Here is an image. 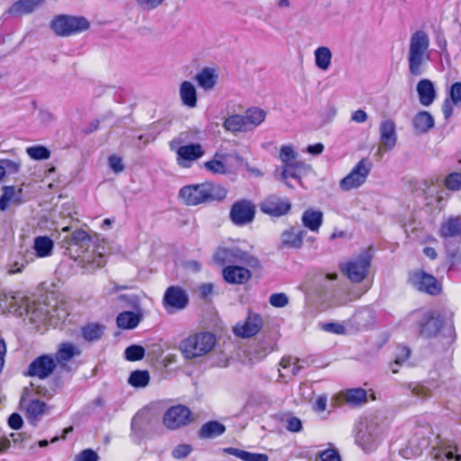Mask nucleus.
Masks as SVG:
<instances>
[{
	"instance_id": "nucleus-1",
	"label": "nucleus",
	"mask_w": 461,
	"mask_h": 461,
	"mask_svg": "<svg viewBox=\"0 0 461 461\" xmlns=\"http://www.w3.org/2000/svg\"><path fill=\"white\" fill-rule=\"evenodd\" d=\"M228 194L226 187L214 182L188 185L180 188L178 196L188 206L221 202Z\"/></svg>"
},
{
	"instance_id": "nucleus-2",
	"label": "nucleus",
	"mask_w": 461,
	"mask_h": 461,
	"mask_svg": "<svg viewBox=\"0 0 461 461\" xmlns=\"http://www.w3.org/2000/svg\"><path fill=\"white\" fill-rule=\"evenodd\" d=\"M429 37L422 30H419L411 34L408 52L409 72L413 77L421 76L425 71V67L429 59Z\"/></svg>"
},
{
	"instance_id": "nucleus-3",
	"label": "nucleus",
	"mask_w": 461,
	"mask_h": 461,
	"mask_svg": "<svg viewBox=\"0 0 461 461\" xmlns=\"http://www.w3.org/2000/svg\"><path fill=\"white\" fill-rule=\"evenodd\" d=\"M215 343V336L212 333L198 332L183 339L179 348L185 358L192 359L209 353Z\"/></svg>"
},
{
	"instance_id": "nucleus-4",
	"label": "nucleus",
	"mask_w": 461,
	"mask_h": 461,
	"mask_svg": "<svg viewBox=\"0 0 461 461\" xmlns=\"http://www.w3.org/2000/svg\"><path fill=\"white\" fill-rule=\"evenodd\" d=\"M50 26L56 35L68 37L88 30L90 23L85 16L59 14L53 17Z\"/></svg>"
},
{
	"instance_id": "nucleus-5",
	"label": "nucleus",
	"mask_w": 461,
	"mask_h": 461,
	"mask_svg": "<svg viewBox=\"0 0 461 461\" xmlns=\"http://www.w3.org/2000/svg\"><path fill=\"white\" fill-rule=\"evenodd\" d=\"M184 140L181 136L169 141V149L176 152V161L183 168H189L193 163L201 158L205 151L200 143L182 145Z\"/></svg>"
},
{
	"instance_id": "nucleus-6",
	"label": "nucleus",
	"mask_w": 461,
	"mask_h": 461,
	"mask_svg": "<svg viewBox=\"0 0 461 461\" xmlns=\"http://www.w3.org/2000/svg\"><path fill=\"white\" fill-rule=\"evenodd\" d=\"M386 425L376 418L370 419L364 430L357 436V442L362 448L370 452L376 448L386 434Z\"/></svg>"
},
{
	"instance_id": "nucleus-7",
	"label": "nucleus",
	"mask_w": 461,
	"mask_h": 461,
	"mask_svg": "<svg viewBox=\"0 0 461 461\" xmlns=\"http://www.w3.org/2000/svg\"><path fill=\"white\" fill-rule=\"evenodd\" d=\"M372 260L371 249L362 251L340 266L341 271L354 283L362 282L367 276Z\"/></svg>"
},
{
	"instance_id": "nucleus-8",
	"label": "nucleus",
	"mask_w": 461,
	"mask_h": 461,
	"mask_svg": "<svg viewBox=\"0 0 461 461\" xmlns=\"http://www.w3.org/2000/svg\"><path fill=\"white\" fill-rule=\"evenodd\" d=\"M214 261L221 266L240 264L249 267H259L258 260L239 248H220L214 254Z\"/></svg>"
},
{
	"instance_id": "nucleus-9",
	"label": "nucleus",
	"mask_w": 461,
	"mask_h": 461,
	"mask_svg": "<svg viewBox=\"0 0 461 461\" xmlns=\"http://www.w3.org/2000/svg\"><path fill=\"white\" fill-rule=\"evenodd\" d=\"M411 318L418 323L420 334L425 338L435 337L443 326V318L432 311H416Z\"/></svg>"
},
{
	"instance_id": "nucleus-10",
	"label": "nucleus",
	"mask_w": 461,
	"mask_h": 461,
	"mask_svg": "<svg viewBox=\"0 0 461 461\" xmlns=\"http://www.w3.org/2000/svg\"><path fill=\"white\" fill-rule=\"evenodd\" d=\"M372 162L366 158H361L351 171L339 181V188L343 191L356 189L364 185L371 172Z\"/></svg>"
},
{
	"instance_id": "nucleus-11",
	"label": "nucleus",
	"mask_w": 461,
	"mask_h": 461,
	"mask_svg": "<svg viewBox=\"0 0 461 461\" xmlns=\"http://www.w3.org/2000/svg\"><path fill=\"white\" fill-rule=\"evenodd\" d=\"M408 282L415 290L432 296L442 292L441 283L434 276L420 269L411 272Z\"/></svg>"
},
{
	"instance_id": "nucleus-12",
	"label": "nucleus",
	"mask_w": 461,
	"mask_h": 461,
	"mask_svg": "<svg viewBox=\"0 0 461 461\" xmlns=\"http://www.w3.org/2000/svg\"><path fill=\"white\" fill-rule=\"evenodd\" d=\"M255 215L256 205L249 199L236 201L230 211V219L236 226H245L251 223Z\"/></svg>"
},
{
	"instance_id": "nucleus-13",
	"label": "nucleus",
	"mask_w": 461,
	"mask_h": 461,
	"mask_svg": "<svg viewBox=\"0 0 461 461\" xmlns=\"http://www.w3.org/2000/svg\"><path fill=\"white\" fill-rule=\"evenodd\" d=\"M262 316L255 312L249 311L246 319L238 322L233 328V333L240 338L249 339L257 335L263 328Z\"/></svg>"
},
{
	"instance_id": "nucleus-14",
	"label": "nucleus",
	"mask_w": 461,
	"mask_h": 461,
	"mask_svg": "<svg viewBox=\"0 0 461 461\" xmlns=\"http://www.w3.org/2000/svg\"><path fill=\"white\" fill-rule=\"evenodd\" d=\"M191 420V411L184 405L172 406L163 417L164 425L169 429H177L187 425Z\"/></svg>"
},
{
	"instance_id": "nucleus-15",
	"label": "nucleus",
	"mask_w": 461,
	"mask_h": 461,
	"mask_svg": "<svg viewBox=\"0 0 461 461\" xmlns=\"http://www.w3.org/2000/svg\"><path fill=\"white\" fill-rule=\"evenodd\" d=\"M430 440L423 429H419L408 440L406 446L400 450L404 458L418 456L429 447Z\"/></svg>"
},
{
	"instance_id": "nucleus-16",
	"label": "nucleus",
	"mask_w": 461,
	"mask_h": 461,
	"mask_svg": "<svg viewBox=\"0 0 461 461\" xmlns=\"http://www.w3.org/2000/svg\"><path fill=\"white\" fill-rule=\"evenodd\" d=\"M291 203L287 198L272 194L267 196L259 204L260 211L271 217H281L289 212Z\"/></svg>"
},
{
	"instance_id": "nucleus-17",
	"label": "nucleus",
	"mask_w": 461,
	"mask_h": 461,
	"mask_svg": "<svg viewBox=\"0 0 461 461\" xmlns=\"http://www.w3.org/2000/svg\"><path fill=\"white\" fill-rule=\"evenodd\" d=\"M189 303V296L186 291L176 285L169 286L163 297L164 308L169 312L170 310H183Z\"/></svg>"
},
{
	"instance_id": "nucleus-18",
	"label": "nucleus",
	"mask_w": 461,
	"mask_h": 461,
	"mask_svg": "<svg viewBox=\"0 0 461 461\" xmlns=\"http://www.w3.org/2000/svg\"><path fill=\"white\" fill-rule=\"evenodd\" d=\"M56 368L55 359L50 355H42L36 357L28 366L26 375L45 379L49 377Z\"/></svg>"
},
{
	"instance_id": "nucleus-19",
	"label": "nucleus",
	"mask_w": 461,
	"mask_h": 461,
	"mask_svg": "<svg viewBox=\"0 0 461 461\" xmlns=\"http://www.w3.org/2000/svg\"><path fill=\"white\" fill-rule=\"evenodd\" d=\"M240 264L229 265L222 269V277L224 281L231 285H244L252 276L248 267L240 266Z\"/></svg>"
},
{
	"instance_id": "nucleus-20",
	"label": "nucleus",
	"mask_w": 461,
	"mask_h": 461,
	"mask_svg": "<svg viewBox=\"0 0 461 461\" xmlns=\"http://www.w3.org/2000/svg\"><path fill=\"white\" fill-rule=\"evenodd\" d=\"M54 313L57 315L59 321H64L68 316V312L64 310H61L59 312V309H54L53 313H50L45 306L39 305L35 308H33L30 312V321L36 324H45L50 321V324H55L52 322V318L54 317Z\"/></svg>"
},
{
	"instance_id": "nucleus-21",
	"label": "nucleus",
	"mask_w": 461,
	"mask_h": 461,
	"mask_svg": "<svg viewBox=\"0 0 461 461\" xmlns=\"http://www.w3.org/2000/svg\"><path fill=\"white\" fill-rule=\"evenodd\" d=\"M381 147L386 151L392 150L397 143L396 126L393 120H384L379 127Z\"/></svg>"
},
{
	"instance_id": "nucleus-22",
	"label": "nucleus",
	"mask_w": 461,
	"mask_h": 461,
	"mask_svg": "<svg viewBox=\"0 0 461 461\" xmlns=\"http://www.w3.org/2000/svg\"><path fill=\"white\" fill-rule=\"evenodd\" d=\"M62 242L68 249L75 246L77 247L78 252L85 253L91 246L92 239L86 230L77 229L70 235L65 237Z\"/></svg>"
},
{
	"instance_id": "nucleus-23",
	"label": "nucleus",
	"mask_w": 461,
	"mask_h": 461,
	"mask_svg": "<svg viewBox=\"0 0 461 461\" xmlns=\"http://www.w3.org/2000/svg\"><path fill=\"white\" fill-rule=\"evenodd\" d=\"M309 166L302 161H294L283 166V170L280 174L279 179L283 181L285 185L293 188V185L287 181L289 177L301 181V176L305 174Z\"/></svg>"
},
{
	"instance_id": "nucleus-24",
	"label": "nucleus",
	"mask_w": 461,
	"mask_h": 461,
	"mask_svg": "<svg viewBox=\"0 0 461 461\" xmlns=\"http://www.w3.org/2000/svg\"><path fill=\"white\" fill-rule=\"evenodd\" d=\"M45 0H18L7 10V14L13 17H21L30 14L41 7Z\"/></svg>"
},
{
	"instance_id": "nucleus-25",
	"label": "nucleus",
	"mask_w": 461,
	"mask_h": 461,
	"mask_svg": "<svg viewBox=\"0 0 461 461\" xmlns=\"http://www.w3.org/2000/svg\"><path fill=\"white\" fill-rule=\"evenodd\" d=\"M419 101L423 106H429L435 101L437 93L434 84L429 79H421L417 84Z\"/></svg>"
},
{
	"instance_id": "nucleus-26",
	"label": "nucleus",
	"mask_w": 461,
	"mask_h": 461,
	"mask_svg": "<svg viewBox=\"0 0 461 461\" xmlns=\"http://www.w3.org/2000/svg\"><path fill=\"white\" fill-rule=\"evenodd\" d=\"M142 318V310L125 311L117 315L116 324L122 330H133L140 324Z\"/></svg>"
},
{
	"instance_id": "nucleus-27",
	"label": "nucleus",
	"mask_w": 461,
	"mask_h": 461,
	"mask_svg": "<svg viewBox=\"0 0 461 461\" xmlns=\"http://www.w3.org/2000/svg\"><path fill=\"white\" fill-rule=\"evenodd\" d=\"M301 220L306 229L317 233L323 222V212L320 210L310 208L303 212Z\"/></svg>"
},
{
	"instance_id": "nucleus-28",
	"label": "nucleus",
	"mask_w": 461,
	"mask_h": 461,
	"mask_svg": "<svg viewBox=\"0 0 461 461\" xmlns=\"http://www.w3.org/2000/svg\"><path fill=\"white\" fill-rule=\"evenodd\" d=\"M199 87L204 91H210L214 88L217 84L218 74L216 69L212 68H203L195 77Z\"/></svg>"
},
{
	"instance_id": "nucleus-29",
	"label": "nucleus",
	"mask_w": 461,
	"mask_h": 461,
	"mask_svg": "<svg viewBox=\"0 0 461 461\" xmlns=\"http://www.w3.org/2000/svg\"><path fill=\"white\" fill-rule=\"evenodd\" d=\"M439 235L444 239L461 238V217H449L440 225Z\"/></svg>"
},
{
	"instance_id": "nucleus-30",
	"label": "nucleus",
	"mask_w": 461,
	"mask_h": 461,
	"mask_svg": "<svg viewBox=\"0 0 461 461\" xmlns=\"http://www.w3.org/2000/svg\"><path fill=\"white\" fill-rule=\"evenodd\" d=\"M305 234V230H295L294 228L285 230L282 233V247L301 249Z\"/></svg>"
},
{
	"instance_id": "nucleus-31",
	"label": "nucleus",
	"mask_w": 461,
	"mask_h": 461,
	"mask_svg": "<svg viewBox=\"0 0 461 461\" xmlns=\"http://www.w3.org/2000/svg\"><path fill=\"white\" fill-rule=\"evenodd\" d=\"M179 95L184 105L194 108L197 104V92L190 81H184L179 87Z\"/></svg>"
},
{
	"instance_id": "nucleus-32",
	"label": "nucleus",
	"mask_w": 461,
	"mask_h": 461,
	"mask_svg": "<svg viewBox=\"0 0 461 461\" xmlns=\"http://www.w3.org/2000/svg\"><path fill=\"white\" fill-rule=\"evenodd\" d=\"M412 125L416 132L423 134L434 127L435 121L429 112L422 111L414 116Z\"/></svg>"
},
{
	"instance_id": "nucleus-33",
	"label": "nucleus",
	"mask_w": 461,
	"mask_h": 461,
	"mask_svg": "<svg viewBox=\"0 0 461 461\" xmlns=\"http://www.w3.org/2000/svg\"><path fill=\"white\" fill-rule=\"evenodd\" d=\"M226 431V427L217 421L210 420L202 425L198 435L201 438H213L222 435Z\"/></svg>"
},
{
	"instance_id": "nucleus-34",
	"label": "nucleus",
	"mask_w": 461,
	"mask_h": 461,
	"mask_svg": "<svg viewBox=\"0 0 461 461\" xmlns=\"http://www.w3.org/2000/svg\"><path fill=\"white\" fill-rule=\"evenodd\" d=\"M53 240L48 236H38L33 241V249L38 258H47L52 254Z\"/></svg>"
},
{
	"instance_id": "nucleus-35",
	"label": "nucleus",
	"mask_w": 461,
	"mask_h": 461,
	"mask_svg": "<svg viewBox=\"0 0 461 461\" xmlns=\"http://www.w3.org/2000/svg\"><path fill=\"white\" fill-rule=\"evenodd\" d=\"M46 404L40 400H32L26 408V417L30 423L36 426L41 416L45 413Z\"/></svg>"
},
{
	"instance_id": "nucleus-36",
	"label": "nucleus",
	"mask_w": 461,
	"mask_h": 461,
	"mask_svg": "<svg viewBox=\"0 0 461 461\" xmlns=\"http://www.w3.org/2000/svg\"><path fill=\"white\" fill-rule=\"evenodd\" d=\"M332 60L331 50L326 46H320L314 50V63L315 66L322 70L327 71Z\"/></svg>"
},
{
	"instance_id": "nucleus-37",
	"label": "nucleus",
	"mask_w": 461,
	"mask_h": 461,
	"mask_svg": "<svg viewBox=\"0 0 461 461\" xmlns=\"http://www.w3.org/2000/svg\"><path fill=\"white\" fill-rule=\"evenodd\" d=\"M222 126L227 131L231 133L249 131L245 119L241 114H233L227 117L223 122Z\"/></svg>"
},
{
	"instance_id": "nucleus-38",
	"label": "nucleus",
	"mask_w": 461,
	"mask_h": 461,
	"mask_svg": "<svg viewBox=\"0 0 461 461\" xmlns=\"http://www.w3.org/2000/svg\"><path fill=\"white\" fill-rule=\"evenodd\" d=\"M243 117L245 119L247 127H249V131H252L264 122L266 118V113L260 108L253 107L248 109Z\"/></svg>"
},
{
	"instance_id": "nucleus-39",
	"label": "nucleus",
	"mask_w": 461,
	"mask_h": 461,
	"mask_svg": "<svg viewBox=\"0 0 461 461\" xmlns=\"http://www.w3.org/2000/svg\"><path fill=\"white\" fill-rule=\"evenodd\" d=\"M224 451L242 461H268V456L266 454L251 453L235 447H228Z\"/></svg>"
},
{
	"instance_id": "nucleus-40",
	"label": "nucleus",
	"mask_w": 461,
	"mask_h": 461,
	"mask_svg": "<svg viewBox=\"0 0 461 461\" xmlns=\"http://www.w3.org/2000/svg\"><path fill=\"white\" fill-rule=\"evenodd\" d=\"M77 355H79V350L72 343H62L59 346L54 359L55 362L67 363Z\"/></svg>"
},
{
	"instance_id": "nucleus-41",
	"label": "nucleus",
	"mask_w": 461,
	"mask_h": 461,
	"mask_svg": "<svg viewBox=\"0 0 461 461\" xmlns=\"http://www.w3.org/2000/svg\"><path fill=\"white\" fill-rule=\"evenodd\" d=\"M104 326L99 323H89L81 330L83 338L87 341H96L104 334Z\"/></svg>"
},
{
	"instance_id": "nucleus-42",
	"label": "nucleus",
	"mask_w": 461,
	"mask_h": 461,
	"mask_svg": "<svg viewBox=\"0 0 461 461\" xmlns=\"http://www.w3.org/2000/svg\"><path fill=\"white\" fill-rule=\"evenodd\" d=\"M146 423L147 419L144 413L137 412L133 416L131 423V435L133 438L140 439L142 437Z\"/></svg>"
},
{
	"instance_id": "nucleus-43",
	"label": "nucleus",
	"mask_w": 461,
	"mask_h": 461,
	"mask_svg": "<svg viewBox=\"0 0 461 461\" xmlns=\"http://www.w3.org/2000/svg\"><path fill=\"white\" fill-rule=\"evenodd\" d=\"M149 379L148 371L135 370L131 373L128 383L133 387L143 388L149 384Z\"/></svg>"
},
{
	"instance_id": "nucleus-44",
	"label": "nucleus",
	"mask_w": 461,
	"mask_h": 461,
	"mask_svg": "<svg viewBox=\"0 0 461 461\" xmlns=\"http://www.w3.org/2000/svg\"><path fill=\"white\" fill-rule=\"evenodd\" d=\"M33 259V255L32 253H26L21 256L19 258L10 261L8 265V274L14 275L17 273H21L23 267L29 264Z\"/></svg>"
},
{
	"instance_id": "nucleus-45",
	"label": "nucleus",
	"mask_w": 461,
	"mask_h": 461,
	"mask_svg": "<svg viewBox=\"0 0 461 461\" xmlns=\"http://www.w3.org/2000/svg\"><path fill=\"white\" fill-rule=\"evenodd\" d=\"M461 265V252L456 249L452 250L447 255L443 263V267L447 269V273L456 271L457 267Z\"/></svg>"
},
{
	"instance_id": "nucleus-46",
	"label": "nucleus",
	"mask_w": 461,
	"mask_h": 461,
	"mask_svg": "<svg viewBox=\"0 0 461 461\" xmlns=\"http://www.w3.org/2000/svg\"><path fill=\"white\" fill-rule=\"evenodd\" d=\"M28 156L34 160H45L50 158V151L42 145L31 146L26 149Z\"/></svg>"
},
{
	"instance_id": "nucleus-47",
	"label": "nucleus",
	"mask_w": 461,
	"mask_h": 461,
	"mask_svg": "<svg viewBox=\"0 0 461 461\" xmlns=\"http://www.w3.org/2000/svg\"><path fill=\"white\" fill-rule=\"evenodd\" d=\"M3 194L11 203L20 204L23 203L22 188H16L14 185H5L3 187Z\"/></svg>"
},
{
	"instance_id": "nucleus-48",
	"label": "nucleus",
	"mask_w": 461,
	"mask_h": 461,
	"mask_svg": "<svg viewBox=\"0 0 461 461\" xmlns=\"http://www.w3.org/2000/svg\"><path fill=\"white\" fill-rule=\"evenodd\" d=\"M445 187L453 192H458L461 190V173L452 172L448 174L444 180Z\"/></svg>"
},
{
	"instance_id": "nucleus-49",
	"label": "nucleus",
	"mask_w": 461,
	"mask_h": 461,
	"mask_svg": "<svg viewBox=\"0 0 461 461\" xmlns=\"http://www.w3.org/2000/svg\"><path fill=\"white\" fill-rule=\"evenodd\" d=\"M411 355V349L407 347L402 346L398 348V353L395 356L393 363L391 364V370L393 373L398 372V367L402 366Z\"/></svg>"
},
{
	"instance_id": "nucleus-50",
	"label": "nucleus",
	"mask_w": 461,
	"mask_h": 461,
	"mask_svg": "<svg viewBox=\"0 0 461 461\" xmlns=\"http://www.w3.org/2000/svg\"><path fill=\"white\" fill-rule=\"evenodd\" d=\"M145 348L140 345H131L125 348L124 357L128 361H138L144 357Z\"/></svg>"
},
{
	"instance_id": "nucleus-51",
	"label": "nucleus",
	"mask_w": 461,
	"mask_h": 461,
	"mask_svg": "<svg viewBox=\"0 0 461 461\" xmlns=\"http://www.w3.org/2000/svg\"><path fill=\"white\" fill-rule=\"evenodd\" d=\"M345 398L348 402L358 404L366 399V392L362 388L349 389L345 393Z\"/></svg>"
},
{
	"instance_id": "nucleus-52",
	"label": "nucleus",
	"mask_w": 461,
	"mask_h": 461,
	"mask_svg": "<svg viewBox=\"0 0 461 461\" xmlns=\"http://www.w3.org/2000/svg\"><path fill=\"white\" fill-rule=\"evenodd\" d=\"M434 389H436V386L434 385V382L428 381L426 384H417L412 392L413 393L418 397H429L434 395Z\"/></svg>"
},
{
	"instance_id": "nucleus-53",
	"label": "nucleus",
	"mask_w": 461,
	"mask_h": 461,
	"mask_svg": "<svg viewBox=\"0 0 461 461\" xmlns=\"http://www.w3.org/2000/svg\"><path fill=\"white\" fill-rule=\"evenodd\" d=\"M298 154L291 145H283L280 149L279 159L282 161L283 166L290 162H294Z\"/></svg>"
},
{
	"instance_id": "nucleus-54",
	"label": "nucleus",
	"mask_w": 461,
	"mask_h": 461,
	"mask_svg": "<svg viewBox=\"0 0 461 461\" xmlns=\"http://www.w3.org/2000/svg\"><path fill=\"white\" fill-rule=\"evenodd\" d=\"M204 168L212 174L224 175L227 172L225 164L218 159H212L204 163Z\"/></svg>"
},
{
	"instance_id": "nucleus-55",
	"label": "nucleus",
	"mask_w": 461,
	"mask_h": 461,
	"mask_svg": "<svg viewBox=\"0 0 461 461\" xmlns=\"http://www.w3.org/2000/svg\"><path fill=\"white\" fill-rule=\"evenodd\" d=\"M136 5L144 12H151L161 6L166 0H134Z\"/></svg>"
},
{
	"instance_id": "nucleus-56",
	"label": "nucleus",
	"mask_w": 461,
	"mask_h": 461,
	"mask_svg": "<svg viewBox=\"0 0 461 461\" xmlns=\"http://www.w3.org/2000/svg\"><path fill=\"white\" fill-rule=\"evenodd\" d=\"M0 167L4 170V176L6 173L14 174L20 170L21 162L19 160L1 159Z\"/></svg>"
},
{
	"instance_id": "nucleus-57",
	"label": "nucleus",
	"mask_w": 461,
	"mask_h": 461,
	"mask_svg": "<svg viewBox=\"0 0 461 461\" xmlns=\"http://www.w3.org/2000/svg\"><path fill=\"white\" fill-rule=\"evenodd\" d=\"M438 459L441 461H461V455L457 454L456 447L444 448L438 454Z\"/></svg>"
},
{
	"instance_id": "nucleus-58",
	"label": "nucleus",
	"mask_w": 461,
	"mask_h": 461,
	"mask_svg": "<svg viewBox=\"0 0 461 461\" xmlns=\"http://www.w3.org/2000/svg\"><path fill=\"white\" fill-rule=\"evenodd\" d=\"M318 456L321 461H342L339 450L334 447L320 451Z\"/></svg>"
},
{
	"instance_id": "nucleus-59",
	"label": "nucleus",
	"mask_w": 461,
	"mask_h": 461,
	"mask_svg": "<svg viewBox=\"0 0 461 461\" xmlns=\"http://www.w3.org/2000/svg\"><path fill=\"white\" fill-rule=\"evenodd\" d=\"M289 303L288 296L284 293L273 294L269 297V303L276 308H283Z\"/></svg>"
},
{
	"instance_id": "nucleus-60",
	"label": "nucleus",
	"mask_w": 461,
	"mask_h": 461,
	"mask_svg": "<svg viewBox=\"0 0 461 461\" xmlns=\"http://www.w3.org/2000/svg\"><path fill=\"white\" fill-rule=\"evenodd\" d=\"M449 98L455 105H461V82L452 84L448 92Z\"/></svg>"
},
{
	"instance_id": "nucleus-61",
	"label": "nucleus",
	"mask_w": 461,
	"mask_h": 461,
	"mask_svg": "<svg viewBox=\"0 0 461 461\" xmlns=\"http://www.w3.org/2000/svg\"><path fill=\"white\" fill-rule=\"evenodd\" d=\"M108 165L112 171L118 174L124 170V164L122 162V158L118 155H111L108 158Z\"/></svg>"
},
{
	"instance_id": "nucleus-62",
	"label": "nucleus",
	"mask_w": 461,
	"mask_h": 461,
	"mask_svg": "<svg viewBox=\"0 0 461 461\" xmlns=\"http://www.w3.org/2000/svg\"><path fill=\"white\" fill-rule=\"evenodd\" d=\"M191 451H192V447L190 445L182 444V445L176 446L172 450V456L176 459H182V458L186 457L191 453Z\"/></svg>"
},
{
	"instance_id": "nucleus-63",
	"label": "nucleus",
	"mask_w": 461,
	"mask_h": 461,
	"mask_svg": "<svg viewBox=\"0 0 461 461\" xmlns=\"http://www.w3.org/2000/svg\"><path fill=\"white\" fill-rule=\"evenodd\" d=\"M99 456L95 451L87 448L79 453L75 461H98Z\"/></svg>"
},
{
	"instance_id": "nucleus-64",
	"label": "nucleus",
	"mask_w": 461,
	"mask_h": 461,
	"mask_svg": "<svg viewBox=\"0 0 461 461\" xmlns=\"http://www.w3.org/2000/svg\"><path fill=\"white\" fill-rule=\"evenodd\" d=\"M119 300L126 302L127 305L132 307L134 310H141L138 295L122 294L119 296Z\"/></svg>"
}]
</instances>
